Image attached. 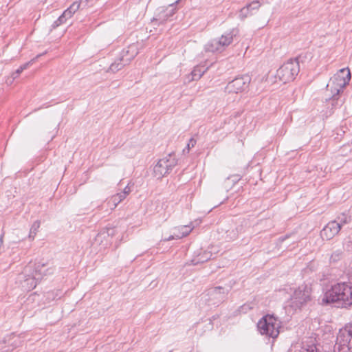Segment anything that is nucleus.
<instances>
[{"label": "nucleus", "instance_id": "nucleus-1", "mask_svg": "<svg viewBox=\"0 0 352 352\" xmlns=\"http://www.w3.org/2000/svg\"><path fill=\"white\" fill-rule=\"evenodd\" d=\"M342 302L344 305H352V283H340L331 286L322 299V304Z\"/></svg>", "mask_w": 352, "mask_h": 352}, {"label": "nucleus", "instance_id": "nucleus-2", "mask_svg": "<svg viewBox=\"0 0 352 352\" xmlns=\"http://www.w3.org/2000/svg\"><path fill=\"white\" fill-rule=\"evenodd\" d=\"M351 80V72L348 68L340 69L331 79L327 85L333 98L338 96L349 84Z\"/></svg>", "mask_w": 352, "mask_h": 352}, {"label": "nucleus", "instance_id": "nucleus-3", "mask_svg": "<svg viewBox=\"0 0 352 352\" xmlns=\"http://www.w3.org/2000/svg\"><path fill=\"white\" fill-rule=\"evenodd\" d=\"M281 324L280 320L272 315L263 317L258 322L257 327L262 335L276 338L279 334Z\"/></svg>", "mask_w": 352, "mask_h": 352}, {"label": "nucleus", "instance_id": "nucleus-4", "mask_svg": "<svg viewBox=\"0 0 352 352\" xmlns=\"http://www.w3.org/2000/svg\"><path fill=\"white\" fill-rule=\"evenodd\" d=\"M311 287L307 285H302L295 289L288 306L294 311L300 309L311 300Z\"/></svg>", "mask_w": 352, "mask_h": 352}, {"label": "nucleus", "instance_id": "nucleus-5", "mask_svg": "<svg viewBox=\"0 0 352 352\" xmlns=\"http://www.w3.org/2000/svg\"><path fill=\"white\" fill-rule=\"evenodd\" d=\"M334 349L336 352H352V323L340 329Z\"/></svg>", "mask_w": 352, "mask_h": 352}, {"label": "nucleus", "instance_id": "nucleus-6", "mask_svg": "<svg viewBox=\"0 0 352 352\" xmlns=\"http://www.w3.org/2000/svg\"><path fill=\"white\" fill-rule=\"evenodd\" d=\"M234 32H237L238 30L233 29L222 34L219 38L210 40L205 45V51L210 52H223L232 43L233 38L236 35Z\"/></svg>", "mask_w": 352, "mask_h": 352}, {"label": "nucleus", "instance_id": "nucleus-7", "mask_svg": "<svg viewBox=\"0 0 352 352\" xmlns=\"http://www.w3.org/2000/svg\"><path fill=\"white\" fill-rule=\"evenodd\" d=\"M297 60H290L284 63L276 72V78L283 83L292 81L299 72Z\"/></svg>", "mask_w": 352, "mask_h": 352}, {"label": "nucleus", "instance_id": "nucleus-8", "mask_svg": "<svg viewBox=\"0 0 352 352\" xmlns=\"http://www.w3.org/2000/svg\"><path fill=\"white\" fill-rule=\"evenodd\" d=\"M177 164V160L173 154H169L159 160L153 167V175L157 179H161L168 174Z\"/></svg>", "mask_w": 352, "mask_h": 352}, {"label": "nucleus", "instance_id": "nucleus-9", "mask_svg": "<svg viewBox=\"0 0 352 352\" xmlns=\"http://www.w3.org/2000/svg\"><path fill=\"white\" fill-rule=\"evenodd\" d=\"M19 280L20 282L21 288L24 291H30L36 287L38 281V278L33 274V268L31 264L27 265L22 274L19 276Z\"/></svg>", "mask_w": 352, "mask_h": 352}, {"label": "nucleus", "instance_id": "nucleus-10", "mask_svg": "<svg viewBox=\"0 0 352 352\" xmlns=\"http://www.w3.org/2000/svg\"><path fill=\"white\" fill-rule=\"evenodd\" d=\"M138 54V48L135 45H131L125 52L123 51L122 58L115 61L109 67V71L115 73L120 70L124 65H127Z\"/></svg>", "mask_w": 352, "mask_h": 352}, {"label": "nucleus", "instance_id": "nucleus-11", "mask_svg": "<svg viewBox=\"0 0 352 352\" xmlns=\"http://www.w3.org/2000/svg\"><path fill=\"white\" fill-rule=\"evenodd\" d=\"M250 82V78L248 76L236 77L227 85L226 90L230 94H238L245 90Z\"/></svg>", "mask_w": 352, "mask_h": 352}, {"label": "nucleus", "instance_id": "nucleus-12", "mask_svg": "<svg viewBox=\"0 0 352 352\" xmlns=\"http://www.w3.org/2000/svg\"><path fill=\"white\" fill-rule=\"evenodd\" d=\"M193 228L194 226L192 225V223H190L189 225L175 227L173 228V234H170L168 236H164L162 240L164 241H168L173 239H182L188 236L193 230Z\"/></svg>", "mask_w": 352, "mask_h": 352}, {"label": "nucleus", "instance_id": "nucleus-13", "mask_svg": "<svg viewBox=\"0 0 352 352\" xmlns=\"http://www.w3.org/2000/svg\"><path fill=\"white\" fill-rule=\"evenodd\" d=\"M340 230V226L338 223L331 221L320 231V236L322 240H331L339 233Z\"/></svg>", "mask_w": 352, "mask_h": 352}, {"label": "nucleus", "instance_id": "nucleus-14", "mask_svg": "<svg viewBox=\"0 0 352 352\" xmlns=\"http://www.w3.org/2000/svg\"><path fill=\"white\" fill-rule=\"evenodd\" d=\"M33 268V274L39 280L42 279L44 276L50 274L53 272L52 267H48L46 263H38L32 265Z\"/></svg>", "mask_w": 352, "mask_h": 352}, {"label": "nucleus", "instance_id": "nucleus-15", "mask_svg": "<svg viewBox=\"0 0 352 352\" xmlns=\"http://www.w3.org/2000/svg\"><path fill=\"white\" fill-rule=\"evenodd\" d=\"M125 198L120 192L112 195L107 199V206L111 210H114L119 203L123 201Z\"/></svg>", "mask_w": 352, "mask_h": 352}, {"label": "nucleus", "instance_id": "nucleus-16", "mask_svg": "<svg viewBox=\"0 0 352 352\" xmlns=\"http://www.w3.org/2000/svg\"><path fill=\"white\" fill-rule=\"evenodd\" d=\"M333 221L338 223L339 226H340V229H342L344 225L351 222V218L349 214L346 213H342L337 217L336 220Z\"/></svg>", "mask_w": 352, "mask_h": 352}, {"label": "nucleus", "instance_id": "nucleus-17", "mask_svg": "<svg viewBox=\"0 0 352 352\" xmlns=\"http://www.w3.org/2000/svg\"><path fill=\"white\" fill-rule=\"evenodd\" d=\"M73 14H72L71 11L66 10L63 14L58 19L57 21L54 22V27H57L60 24L63 23L67 21V19H69L72 16Z\"/></svg>", "mask_w": 352, "mask_h": 352}, {"label": "nucleus", "instance_id": "nucleus-18", "mask_svg": "<svg viewBox=\"0 0 352 352\" xmlns=\"http://www.w3.org/2000/svg\"><path fill=\"white\" fill-rule=\"evenodd\" d=\"M39 228H40V222L39 221H36L33 223V224L30 228V234H29L30 239H31L32 240L34 239V237L36 236Z\"/></svg>", "mask_w": 352, "mask_h": 352}, {"label": "nucleus", "instance_id": "nucleus-19", "mask_svg": "<svg viewBox=\"0 0 352 352\" xmlns=\"http://www.w3.org/2000/svg\"><path fill=\"white\" fill-rule=\"evenodd\" d=\"M117 230L116 228H107L106 231L102 232L98 234L97 238H104L105 236H110L111 237L114 236L116 234Z\"/></svg>", "mask_w": 352, "mask_h": 352}, {"label": "nucleus", "instance_id": "nucleus-20", "mask_svg": "<svg viewBox=\"0 0 352 352\" xmlns=\"http://www.w3.org/2000/svg\"><path fill=\"white\" fill-rule=\"evenodd\" d=\"M225 294V289L221 287H216L208 290V294L213 296H220Z\"/></svg>", "mask_w": 352, "mask_h": 352}, {"label": "nucleus", "instance_id": "nucleus-21", "mask_svg": "<svg viewBox=\"0 0 352 352\" xmlns=\"http://www.w3.org/2000/svg\"><path fill=\"white\" fill-rule=\"evenodd\" d=\"M204 72L201 71L200 69H199L198 67L194 68V69L192 71L190 74L191 78L190 79V81L199 80L202 76Z\"/></svg>", "mask_w": 352, "mask_h": 352}, {"label": "nucleus", "instance_id": "nucleus-22", "mask_svg": "<svg viewBox=\"0 0 352 352\" xmlns=\"http://www.w3.org/2000/svg\"><path fill=\"white\" fill-rule=\"evenodd\" d=\"M251 14V10L250 9V6H248V5L245 7H243L241 8L239 11V18L241 20H244L245 18H247L249 15Z\"/></svg>", "mask_w": 352, "mask_h": 352}, {"label": "nucleus", "instance_id": "nucleus-23", "mask_svg": "<svg viewBox=\"0 0 352 352\" xmlns=\"http://www.w3.org/2000/svg\"><path fill=\"white\" fill-rule=\"evenodd\" d=\"M301 352H318L314 344H307L302 348Z\"/></svg>", "mask_w": 352, "mask_h": 352}, {"label": "nucleus", "instance_id": "nucleus-24", "mask_svg": "<svg viewBox=\"0 0 352 352\" xmlns=\"http://www.w3.org/2000/svg\"><path fill=\"white\" fill-rule=\"evenodd\" d=\"M80 6V3L79 1H75L67 10L71 11L72 14H74L79 9Z\"/></svg>", "mask_w": 352, "mask_h": 352}, {"label": "nucleus", "instance_id": "nucleus-25", "mask_svg": "<svg viewBox=\"0 0 352 352\" xmlns=\"http://www.w3.org/2000/svg\"><path fill=\"white\" fill-rule=\"evenodd\" d=\"M196 140L194 138H190L189 140L188 143L187 144L186 147L184 149L183 152L188 153L190 150V148H193L196 144Z\"/></svg>", "mask_w": 352, "mask_h": 352}, {"label": "nucleus", "instance_id": "nucleus-26", "mask_svg": "<svg viewBox=\"0 0 352 352\" xmlns=\"http://www.w3.org/2000/svg\"><path fill=\"white\" fill-rule=\"evenodd\" d=\"M30 63H27L23 65H21L19 68H18L15 73H14L12 74L13 76V79H14L15 78H16L24 69H27L28 65H29Z\"/></svg>", "mask_w": 352, "mask_h": 352}, {"label": "nucleus", "instance_id": "nucleus-27", "mask_svg": "<svg viewBox=\"0 0 352 352\" xmlns=\"http://www.w3.org/2000/svg\"><path fill=\"white\" fill-rule=\"evenodd\" d=\"M248 6H250V10H258L261 6V3L258 1H254L251 2L250 3H249L248 5Z\"/></svg>", "mask_w": 352, "mask_h": 352}, {"label": "nucleus", "instance_id": "nucleus-28", "mask_svg": "<svg viewBox=\"0 0 352 352\" xmlns=\"http://www.w3.org/2000/svg\"><path fill=\"white\" fill-rule=\"evenodd\" d=\"M130 192H131L130 188H129L128 186H126L124 188L123 191H122V192H121L120 193L122 194V195H123V197H124V198H126V196H127L128 195H129Z\"/></svg>", "mask_w": 352, "mask_h": 352}, {"label": "nucleus", "instance_id": "nucleus-29", "mask_svg": "<svg viewBox=\"0 0 352 352\" xmlns=\"http://www.w3.org/2000/svg\"><path fill=\"white\" fill-rule=\"evenodd\" d=\"M157 19L160 20V21H166L167 19V18L165 17V16L163 17V16H160V14L159 16H158V19Z\"/></svg>", "mask_w": 352, "mask_h": 352}, {"label": "nucleus", "instance_id": "nucleus-30", "mask_svg": "<svg viewBox=\"0 0 352 352\" xmlns=\"http://www.w3.org/2000/svg\"><path fill=\"white\" fill-rule=\"evenodd\" d=\"M179 0L176 1H175V4L178 3V2H179Z\"/></svg>", "mask_w": 352, "mask_h": 352}, {"label": "nucleus", "instance_id": "nucleus-31", "mask_svg": "<svg viewBox=\"0 0 352 352\" xmlns=\"http://www.w3.org/2000/svg\"><path fill=\"white\" fill-rule=\"evenodd\" d=\"M2 243V239H0V244Z\"/></svg>", "mask_w": 352, "mask_h": 352}]
</instances>
